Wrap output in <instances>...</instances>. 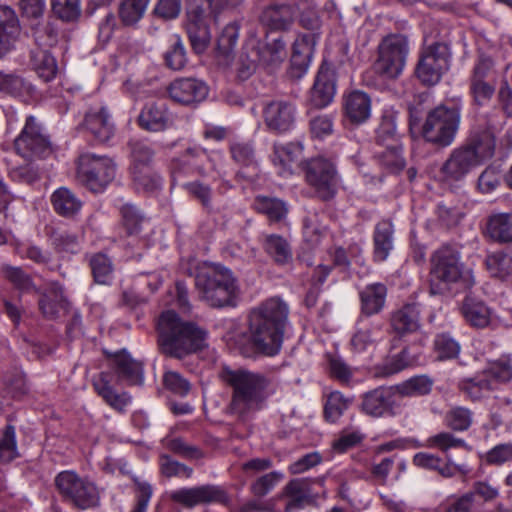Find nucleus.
<instances>
[{"label":"nucleus","instance_id":"nucleus-1","mask_svg":"<svg viewBox=\"0 0 512 512\" xmlns=\"http://www.w3.org/2000/svg\"><path fill=\"white\" fill-rule=\"evenodd\" d=\"M219 378L231 389L227 412L240 421H246L264 409L268 398L274 393L271 378L246 368L224 366Z\"/></svg>","mask_w":512,"mask_h":512},{"label":"nucleus","instance_id":"nucleus-2","mask_svg":"<svg viewBox=\"0 0 512 512\" xmlns=\"http://www.w3.org/2000/svg\"><path fill=\"white\" fill-rule=\"evenodd\" d=\"M288 316V305L278 297L269 298L251 309L247 333L255 354L274 357L280 353Z\"/></svg>","mask_w":512,"mask_h":512},{"label":"nucleus","instance_id":"nucleus-3","mask_svg":"<svg viewBox=\"0 0 512 512\" xmlns=\"http://www.w3.org/2000/svg\"><path fill=\"white\" fill-rule=\"evenodd\" d=\"M158 345L161 352L183 358L205 347L207 333L192 322L183 321L176 312L164 311L157 322Z\"/></svg>","mask_w":512,"mask_h":512},{"label":"nucleus","instance_id":"nucleus-4","mask_svg":"<svg viewBox=\"0 0 512 512\" xmlns=\"http://www.w3.org/2000/svg\"><path fill=\"white\" fill-rule=\"evenodd\" d=\"M473 271L461 260V251L449 244H444L433 251L430 256L429 287L433 295L450 292L454 285L470 289L475 285Z\"/></svg>","mask_w":512,"mask_h":512},{"label":"nucleus","instance_id":"nucleus-5","mask_svg":"<svg viewBox=\"0 0 512 512\" xmlns=\"http://www.w3.org/2000/svg\"><path fill=\"white\" fill-rule=\"evenodd\" d=\"M195 286L202 300L211 307L235 306L239 286L232 271L220 264H206L195 278Z\"/></svg>","mask_w":512,"mask_h":512},{"label":"nucleus","instance_id":"nucleus-6","mask_svg":"<svg viewBox=\"0 0 512 512\" xmlns=\"http://www.w3.org/2000/svg\"><path fill=\"white\" fill-rule=\"evenodd\" d=\"M461 121V106L439 105L431 110L422 127L423 138L440 147L450 146L456 136Z\"/></svg>","mask_w":512,"mask_h":512},{"label":"nucleus","instance_id":"nucleus-7","mask_svg":"<svg viewBox=\"0 0 512 512\" xmlns=\"http://www.w3.org/2000/svg\"><path fill=\"white\" fill-rule=\"evenodd\" d=\"M377 59L373 64L376 74L385 79H395L403 71L409 54L408 37L400 33L386 35L380 41Z\"/></svg>","mask_w":512,"mask_h":512},{"label":"nucleus","instance_id":"nucleus-8","mask_svg":"<svg viewBox=\"0 0 512 512\" xmlns=\"http://www.w3.org/2000/svg\"><path fill=\"white\" fill-rule=\"evenodd\" d=\"M55 486L63 500L78 509L98 506L100 501L96 485L73 471H62L55 478Z\"/></svg>","mask_w":512,"mask_h":512},{"label":"nucleus","instance_id":"nucleus-9","mask_svg":"<svg viewBox=\"0 0 512 512\" xmlns=\"http://www.w3.org/2000/svg\"><path fill=\"white\" fill-rule=\"evenodd\" d=\"M77 175L84 186L98 193L114 180L116 166L109 157L87 153L79 157Z\"/></svg>","mask_w":512,"mask_h":512},{"label":"nucleus","instance_id":"nucleus-10","mask_svg":"<svg viewBox=\"0 0 512 512\" xmlns=\"http://www.w3.org/2000/svg\"><path fill=\"white\" fill-rule=\"evenodd\" d=\"M14 149L18 155L27 159L46 158L53 152L49 136L36 117L26 118L24 127L14 140Z\"/></svg>","mask_w":512,"mask_h":512},{"label":"nucleus","instance_id":"nucleus-11","mask_svg":"<svg viewBox=\"0 0 512 512\" xmlns=\"http://www.w3.org/2000/svg\"><path fill=\"white\" fill-rule=\"evenodd\" d=\"M305 180L314 190L315 196L325 202L335 198L340 185L335 165L323 157L313 158L307 162Z\"/></svg>","mask_w":512,"mask_h":512},{"label":"nucleus","instance_id":"nucleus-12","mask_svg":"<svg viewBox=\"0 0 512 512\" xmlns=\"http://www.w3.org/2000/svg\"><path fill=\"white\" fill-rule=\"evenodd\" d=\"M167 496L170 501L186 509L210 504H219L226 507L231 505V497L226 489L215 484L181 487L168 492Z\"/></svg>","mask_w":512,"mask_h":512},{"label":"nucleus","instance_id":"nucleus-13","mask_svg":"<svg viewBox=\"0 0 512 512\" xmlns=\"http://www.w3.org/2000/svg\"><path fill=\"white\" fill-rule=\"evenodd\" d=\"M450 51L448 45L440 42L425 47L419 57L416 75L428 86L437 84L449 68Z\"/></svg>","mask_w":512,"mask_h":512},{"label":"nucleus","instance_id":"nucleus-14","mask_svg":"<svg viewBox=\"0 0 512 512\" xmlns=\"http://www.w3.org/2000/svg\"><path fill=\"white\" fill-rule=\"evenodd\" d=\"M323 479L296 478L289 481L284 494L288 497L285 512H294L325 495Z\"/></svg>","mask_w":512,"mask_h":512},{"label":"nucleus","instance_id":"nucleus-15","mask_svg":"<svg viewBox=\"0 0 512 512\" xmlns=\"http://www.w3.org/2000/svg\"><path fill=\"white\" fill-rule=\"evenodd\" d=\"M480 166L475 155L461 145L453 149L439 170L442 182L453 184L462 181L473 169Z\"/></svg>","mask_w":512,"mask_h":512},{"label":"nucleus","instance_id":"nucleus-16","mask_svg":"<svg viewBox=\"0 0 512 512\" xmlns=\"http://www.w3.org/2000/svg\"><path fill=\"white\" fill-rule=\"evenodd\" d=\"M137 124L142 130L158 133L172 128L174 119L165 103L152 101L142 107Z\"/></svg>","mask_w":512,"mask_h":512},{"label":"nucleus","instance_id":"nucleus-17","mask_svg":"<svg viewBox=\"0 0 512 512\" xmlns=\"http://www.w3.org/2000/svg\"><path fill=\"white\" fill-rule=\"evenodd\" d=\"M336 92L335 71L324 61L315 77L313 87L310 90L309 101L315 108H324L329 105Z\"/></svg>","mask_w":512,"mask_h":512},{"label":"nucleus","instance_id":"nucleus-18","mask_svg":"<svg viewBox=\"0 0 512 512\" xmlns=\"http://www.w3.org/2000/svg\"><path fill=\"white\" fill-rule=\"evenodd\" d=\"M170 98L182 105H192L203 101L208 95L207 85L195 78L175 79L167 88Z\"/></svg>","mask_w":512,"mask_h":512},{"label":"nucleus","instance_id":"nucleus-19","mask_svg":"<svg viewBox=\"0 0 512 512\" xmlns=\"http://www.w3.org/2000/svg\"><path fill=\"white\" fill-rule=\"evenodd\" d=\"M461 314L465 321L474 328L484 329L493 327L498 317L486 303L472 295H467L462 301Z\"/></svg>","mask_w":512,"mask_h":512},{"label":"nucleus","instance_id":"nucleus-20","mask_svg":"<svg viewBox=\"0 0 512 512\" xmlns=\"http://www.w3.org/2000/svg\"><path fill=\"white\" fill-rule=\"evenodd\" d=\"M392 387H377L362 397L361 410L372 417L395 416Z\"/></svg>","mask_w":512,"mask_h":512},{"label":"nucleus","instance_id":"nucleus-21","mask_svg":"<svg viewBox=\"0 0 512 512\" xmlns=\"http://www.w3.org/2000/svg\"><path fill=\"white\" fill-rule=\"evenodd\" d=\"M267 127L278 133L290 130L295 122V107L287 101H272L263 110Z\"/></svg>","mask_w":512,"mask_h":512},{"label":"nucleus","instance_id":"nucleus-22","mask_svg":"<svg viewBox=\"0 0 512 512\" xmlns=\"http://www.w3.org/2000/svg\"><path fill=\"white\" fill-rule=\"evenodd\" d=\"M387 294V286L381 282L367 284L359 290V321L364 317H371L380 314L385 308Z\"/></svg>","mask_w":512,"mask_h":512},{"label":"nucleus","instance_id":"nucleus-23","mask_svg":"<svg viewBox=\"0 0 512 512\" xmlns=\"http://www.w3.org/2000/svg\"><path fill=\"white\" fill-rule=\"evenodd\" d=\"M463 146L469 149L475 155L476 161L482 165L494 156L496 137L490 127H475Z\"/></svg>","mask_w":512,"mask_h":512},{"label":"nucleus","instance_id":"nucleus-24","mask_svg":"<svg viewBox=\"0 0 512 512\" xmlns=\"http://www.w3.org/2000/svg\"><path fill=\"white\" fill-rule=\"evenodd\" d=\"M186 31L194 52L197 54L205 52L211 41V33L202 8L197 7L188 13Z\"/></svg>","mask_w":512,"mask_h":512},{"label":"nucleus","instance_id":"nucleus-25","mask_svg":"<svg viewBox=\"0 0 512 512\" xmlns=\"http://www.w3.org/2000/svg\"><path fill=\"white\" fill-rule=\"evenodd\" d=\"M420 315L419 303H406L392 312L390 318L391 328L399 336L415 333L421 327Z\"/></svg>","mask_w":512,"mask_h":512},{"label":"nucleus","instance_id":"nucleus-26","mask_svg":"<svg viewBox=\"0 0 512 512\" xmlns=\"http://www.w3.org/2000/svg\"><path fill=\"white\" fill-rule=\"evenodd\" d=\"M210 155L200 147H190L175 160L172 167V178L174 182L181 179L188 171H195L200 175L205 174V162L211 161Z\"/></svg>","mask_w":512,"mask_h":512},{"label":"nucleus","instance_id":"nucleus-27","mask_svg":"<svg viewBox=\"0 0 512 512\" xmlns=\"http://www.w3.org/2000/svg\"><path fill=\"white\" fill-rule=\"evenodd\" d=\"M295 19V7L289 3H274L266 6L260 21L272 31H286L290 29Z\"/></svg>","mask_w":512,"mask_h":512},{"label":"nucleus","instance_id":"nucleus-28","mask_svg":"<svg viewBox=\"0 0 512 512\" xmlns=\"http://www.w3.org/2000/svg\"><path fill=\"white\" fill-rule=\"evenodd\" d=\"M84 125L101 143L110 140L114 134V124L105 106L91 107L85 113Z\"/></svg>","mask_w":512,"mask_h":512},{"label":"nucleus","instance_id":"nucleus-29","mask_svg":"<svg viewBox=\"0 0 512 512\" xmlns=\"http://www.w3.org/2000/svg\"><path fill=\"white\" fill-rule=\"evenodd\" d=\"M20 31V22L14 9L0 5V58L12 50Z\"/></svg>","mask_w":512,"mask_h":512},{"label":"nucleus","instance_id":"nucleus-30","mask_svg":"<svg viewBox=\"0 0 512 512\" xmlns=\"http://www.w3.org/2000/svg\"><path fill=\"white\" fill-rule=\"evenodd\" d=\"M317 44V34L300 35L294 42L291 55V70L295 77H301L308 69Z\"/></svg>","mask_w":512,"mask_h":512},{"label":"nucleus","instance_id":"nucleus-31","mask_svg":"<svg viewBox=\"0 0 512 512\" xmlns=\"http://www.w3.org/2000/svg\"><path fill=\"white\" fill-rule=\"evenodd\" d=\"M343 109L345 117L353 124L366 122L371 115V99L360 90H354L344 96Z\"/></svg>","mask_w":512,"mask_h":512},{"label":"nucleus","instance_id":"nucleus-32","mask_svg":"<svg viewBox=\"0 0 512 512\" xmlns=\"http://www.w3.org/2000/svg\"><path fill=\"white\" fill-rule=\"evenodd\" d=\"M50 202L56 214L67 219L76 218L82 210V200L70 189L60 187L56 189Z\"/></svg>","mask_w":512,"mask_h":512},{"label":"nucleus","instance_id":"nucleus-33","mask_svg":"<svg viewBox=\"0 0 512 512\" xmlns=\"http://www.w3.org/2000/svg\"><path fill=\"white\" fill-rule=\"evenodd\" d=\"M394 226L390 220H381L373 233V259L375 262L385 261L393 250Z\"/></svg>","mask_w":512,"mask_h":512},{"label":"nucleus","instance_id":"nucleus-34","mask_svg":"<svg viewBox=\"0 0 512 512\" xmlns=\"http://www.w3.org/2000/svg\"><path fill=\"white\" fill-rule=\"evenodd\" d=\"M114 362L116 373L120 380L127 382L128 385H142L144 377L141 362L133 359L125 351L117 353Z\"/></svg>","mask_w":512,"mask_h":512},{"label":"nucleus","instance_id":"nucleus-35","mask_svg":"<svg viewBox=\"0 0 512 512\" xmlns=\"http://www.w3.org/2000/svg\"><path fill=\"white\" fill-rule=\"evenodd\" d=\"M485 233L494 242L512 243V213L491 214L486 222Z\"/></svg>","mask_w":512,"mask_h":512},{"label":"nucleus","instance_id":"nucleus-36","mask_svg":"<svg viewBox=\"0 0 512 512\" xmlns=\"http://www.w3.org/2000/svg\"><path fill=\"white\" fill-rule=\"evenodd\" d=\"M93 386L97 394L113 409L123 412L131 402V396L126 393H117L110 385L107 373H100L94 380Z\"/></svg>","mask_w":512,"mask_h":512},{"label":"nucleus","instance_id":"nucleus-37","mask_svg":"<svg viewBox=\"0 0 512 512\" xmlns=\"http://www.w3.org/2000/svg\"><path fill=\"white\" fill-rule=\"evenodd\" d=\"M257 52L260 65L270 69L278 67L287 56L286 45L282 37L267 43L257 41Z\"/></svg>","mask_w":512,"mask_h":512},{"label":"nucleus","instance_id":"nucleus-38","mask_svg":"<svg viewBox=\"0 0 512 512\" xmlns=\"http://www.w3.org/2000/svg\"><path fill=\"white\" fill-rule=\"evenodd\" d=\"M263 248L279 266H285L292 262L293 253L291 245L283 236L277 234L265 235Z\"/></svg>","mask_w":512,"mask_h":512},{"label":"nucleus","instance_id":"nucleus-39","mask_svg":"<svg viewBox=\"0 0 512 512\" xmlns=\"http://www.w3.org/2000/svg\"><path fill=\"white\" fill-rule=\"evenodd\" d=\"M374 159L388 173H398L405 167L401 143H388L383 150L375 152Z\"/></svg>","mask_w":512,"mask_h":512},{"label":"nucleus","instance_id":"nucleus-40","mask_svg":"<svg viewBox=\"0 0 512 512\" xmlns=\"http://www.w3.org/2000/svg\"><path fill=\"white\" fill-rule=\"evenodd\" d=\"M260 65L259 53L257 52V40L251 39L242 47L240 56L236 63V75L240 80H247Z\"/></svg>","mask_w":512,"mask_h":512},{"label":"nucleus","instance_id":"nucleus-41","mask_svg":"<svg viewBox=\"0 0 512 512\" xmlns=\"http://www.w3.org/2000/svg\"><path fill=\"white\" fill-rule=\"evenodd\" d=\"M458 388L471 401H479L493 390V385L492 381L482 371L472 378L460 380Z\"/></svg>","mask_w":512,"mask_h":512},{"label":"nucleus","instance_id":"nucleus-42","mask_svg":"<svg viewBox=\"0 0 512 512\" xmlns=\"http://www.w3.org/2000/svg\"><path fill=\"white\" fill-rule=\"evenodd\" d=\"M254 208L257 212L265 215L271 223L282 221L288 213V207L283 200L267 196H257Z\"/></svg>","mask_w":512,"mask_h":512},{"label":"nucleus","instance_id":"nucleus-43","mask_svg":"<svg viewBox=\"0 0 512 512\" xmlns=\"http://www.w3.org/2000/svg\"><path fill=\"white\" fill-rule=\"evenodd\" d=\"M485 267L491 277L504 280L512 275V256L496 251L486 256Z\"/></svg>","mask_w":512,"mask_h":512},{"label":"nucleus","instance_id":"nucleus-44","mask_svg":"<svg viewBox=\"0 0 512 512\" xmlns=\"http://www.w3.org/2000/svg\"><path fill=\"white\" fill-rule=\"evenodd\" d=\"M31 65L40 78L48 82L57 73L55 58L46 50L36 49L31 52Z\"/></svg>","mask_w":512,"mask_h":512},{"label":"nucleus","instance_id":"nucleus-45","mask_svg":"<svg viewBox=\"0 0 512 512\" xmlns=\"http://www.w3.org/2000/svg\"><path fill=\"white\" fill-rule=\"evenodd\" d=\"M413 463L420 468L436 470L441 476L447 478L454 476L457 472L455 465L444 462L440 457L430 453L419 452L415 454Z\"/></svg>","mask_w":512,"mask_h":512},{"label":"nucleus","instance_id":"nucleus-46","mask_svg":"<svg viewBox=\"0 0 512 512\" xmlns=\"http://www.w3.org/2000/svg\"><path fill=\"white\" fill-rule=\"evenodd\" d=\"M32 91V85L20 75L0 71V92L20 97L30 95Z\"/></svg>","mask_w":512,"mask_h":512},{"label":"nucleus","instance_id":"nucleus-47","mask_svg":"<svg viewBox=\"0 0 512 512\" xmlns=\"http://www.w3.org/2000/svg\"><path fill=\"white\" fill-rule=\"evenodd\" d=\"M150 0H122L119 5V17L126 26L136 24L145 14Z\"/></svg>","mask_w":512,"mask_h":512},{"label":"nucleus","instance_id":"nucleus-48","mask_svg":"<svg viewBox=\"0 0 512 512\" xmlns=\"http://www.w3.org/2000/svg\"><path fill=\"white\" fill-rule=\"evenodd\" d=\"M444 422L453 431H466L472 425L473 412L462 406L452 407L445 414Z\"/></svg>","mask_w":512,"mask_h":512},{"label":"nucleus","instance_id":"nucleus-49","mask_svg":"<svg viewBox=\"0 0 512 512\" xmlns=\"http://www.w3.org/2000/svg\"><path fill=\"white\" fill-rule=\"evenodd\" d=\"M433 381L424 375L412 377L396 386L397 392L402 396H423L432 390Z\"/></svg>","mask_w":512,"mask_h":512},{"label":"nucleus","instance_id":"nucleus-50","mask_svg":"<svg viewBox=\"0 0 512 512\" xmlns=\"http://www.w3.org/2000/svg\"><path fill=\"white\" fill-rule=\"evenodd\" d=\"M461 350L459 342L449 333H440L434 339V351L437 359L449 360L456 358Z\"/></svg>","mask_w":512,"mask_h":512},{"label":"nucleus","instance_id":"nucleus-51","mask_svg":"<svg viewBox=\"0 0 512 512\" xmlns=\"http://www.w3.org/2000/svg\"><path fill=\"white\" fill-rule=\"evenodd\" d=\"M18 456L15 427L6 425L0 436V463H9Z\"/></svg>","mask_w":512,"mask_h":512},{"label":"nucleus","instance_id":"nucleus-52","mask_svg":"<svg viewBox=\"0 0 512 512\" xmlns=\"http://www.w3.org/2000/svg\"><path fill=\"white\" fill-rule=\"evenodd\" d=\"M121 225L127 236H138L142 230L144 217L139 213L138 209L131 205L125 204L120 208Z\"/></svg>","mask_w":512,"mask_h":512},{"label":"nucleus","instance_id":"nucleus-53","mask_svg":"<svg viewBox=\"0 0 512 512\" xmlns=\"http://www.w3.org/2000/svg\"><path fill=\"white\" fill-rule=\"evenodd\" d=\"M483 373L491 381L500 383H508L512 381V360L507 356H503L495 361L489 362Z\"/></svg>","mask_w":512,"mask_h":512},{"label":"nucleus","instance_id":"nucleus-54","mask_svg":"<svg viewBox=\"0 0 512 512\" xmlns=\"http://www.w3.org/2000/svg\"><path fill=\"white\" fill-rule=\"evenodd\" d=\"M351 402L352 400L346 398L342 393L338 391L331 392L324 407L325 419L328 422L335 423L348 409Z\"/></svg>","mask_w":512,"mask_h":512},{"label":"nucleus","instance_id":"nucleus-55","mask_svg":"<svg viewBox=\"0 0 512 512\" xmlns=\"http://www.w3.org/2000/svg\"><path fill=\"white\" fill-rule=\"evenodd\" d=\"M302 153V146L297 143H275L274 144V164H279L284 169L291 163L298 161Z\"/></svg>","mask_w":512,"mask_h":512},{"label":"nucleus","instance_id":"nucleus-56","mask_svg":"<svg viewBox=\"0 0 512 512\" xmlns=\"http://www.w3.org/2000/svg\"><path fill=\"white\" fill-rule=\"evenodd\" d=\"M166 66L174 71L182 70L187 64L186 50L181 38L173 36V43L164 55Z\"/></svg>","mask_w":512,"mask_h":512},{"label":"nucleus","instance_id":"nucleus-57","mask_svg":"<svg viewBox=\"0 0 512 512\" xmlns=\"http://www.w3.org/2000/svg\"><path fill=\"white\" fill-rule=\"evenodd\" d=\"M90 267L97 283L108 284L112 280V262L105 254L97 253L93 255L90 258Z\"/></svg>","mask_w":512,"mask_h":512},{"label":"nucleus","instance_id":"nucleus-58","mask_svg":"<svg viewBox=\"0 0 512 512\" xmlns=\"http://www.w3.org/2000/svg\"><path fill=\"white\" fill-rule=\"evenodd\" d=\"M497 81L469 80V93L477 106L486 105L494 96Z\"/></svg>","mask_w":512,"mask_h":512},{"label":"nucleus","instance_id":"nucleus-59","mask_svg":"<svg viewBox=\"0 0 512 512\" xmlns=\"http://www.w3.org/2000/svg\"><path fill=\"white\" fill-rule=\"evenodd\" d=\"M65 299L61 291H51L44 294L39 299V308L44 317L54 319L58 316L59 311L65 308Z\"/></svg>","mask_w":512,"mask_h":512},{"label":"nucleus","instance_id":"nucleus-60","mask_svg":"<svg viewBox=\"0 0 512 512\" xmlns=\"http://www.w3.org/2000/svg\"><path fill=\"white\" fill-rule=\"evenodd\" d=\"M469 80L497 81L494 60L490 56L479 55L472 68Z\"/></svg>","mask_w":512,"mask_h":512},{"label":"nucleus","instance_id":"nucleus-61","mask_svg":"<svg viewBox=\"0 0 512 512\" xmlns=\"http://www.w3.org/2000/svg\"><path fill=\"white\" fill-rule=\"evenodd\" d=\"M159 467L161 474L166 478H190L193 474V469L191 467L174 460L167 454L160 455Z\"/></svg>","mask_w":512,"mask_h":512},{"label":"nucleus","instance_id":"nucleus-62","mask_svg":"<svg viewBox=\"0 0 512 512\" xmlns=\"http://www.w3.org/2000/svg\"><path fill=\"white\" fill-rule=\"evenodd\" d=\"M239 29L238 22H231L223 28L217 40V49L221 55L228 57L231 54L239 37Z\"/></svg>","mask_w":512,"mask_h":512},{"label":"nucleus","instance_id":"nucleus-63","mask_svg":"<svg viewBox=\"0 0 512 512\" xmlns=\"http://www.w3.org/2000/svg\"><path fill=\"white\" fill-rule=\"evenodd\" d=\"M164 444L171 452L188 460H198L204 456L203 451L198 446L190 445L182 438H167L164 440Z\"/></svg>","mask_w":512,"mask_h":512},{"label":"nucleus","instance_id":"nucleus-64","mask_svg":"<svg viewBox=\"0 0 512 512\" xmlns=\"http://www.w3.org/2000/svg\"><path fill=\"white\" fill-rule=\"evenodd\" d=\"M52 11L56 17L65 22H73L80 17L79 0H51Z\"/></svg>","mask_w":512,"mask_h":512}]
</instances>
